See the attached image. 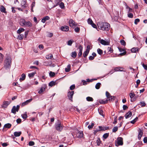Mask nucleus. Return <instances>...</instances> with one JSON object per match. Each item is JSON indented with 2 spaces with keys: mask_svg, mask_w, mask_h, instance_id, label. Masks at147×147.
Masks as SVG:
<instances>
[{
  "mask_svg": "<svg viewBox=\"0 0 147 147\" xmlns=\"http://www.w3.org/2000/svg\"><path fill=\"white\" fill-rule=\"evenodd\" d=\"M97 25L100 29L103 30L108 31L109 30L110 28V24L109 23L106 22H98Z\"/></svg>",
  "mask_w": 147,
  "mask_h": 147,
  "instance_id": "1",
  "label": "nucleus"
},
{
  "mask_svg": "<svg viewBox=\"0 0 147 147\" xmlns=\"http://www.w3.org/2000/svg\"><path fill=\"white\" fill-rule=\"evenodd\" d=\"M11 57L9 56H7L4 61V67L6 70L9 69L11 67Z\"/></svg>",
  "mask_w": 147,
  "mask_h": 147,
  "instance_id": "2",
  "label": "nucleus"
},
{
  "mask_svg": "<svg viewBox=\"0 0 147 147\" xmlns=\"http://www.w3.org/2000/svg\"><path fill=\"white\" fill-rule=\"evenodd\" d=\"M63 127V126L61 123H58L55 125V128L56 130L59 131H61L62 130Z\"/></svg>",
  "mask_w": 147,
  "mask_h": 147,
  "instance_id": "3",
  "label": "nucleus"
},
{
  "mask_svg": "<svg viewBox=\"0 0 147 147\" xmlns=\"http://www.w3.org/2000/svg\"><path fill=\"white\" fill-rule=\"evenodd\" d=\"M117 142L115 143V146H118L119 145H122L123 144V138L121 137H119L117 139Z\"/></svg>",
  "mask_w": 147,
  "mask_h": 147,
  "instance_id": "4",
  "label": "nucleus"
},
{
  "mask_svg": "<svg viewBox=\"0 0 147 147\" xmlns=\"http://www.w3.org/2000/svg\"><path fill=\"white\" fill-rule=\"evenodd\" d=\"M114 96H111L109 97V98H107V100H106L103 101L102 100L101 102H100V103L102 104H105L107 103L108 100H109L110 101H112L113 100H114Z\"/></svg>",
  "mask_w": 147,
  "mask_h": 147,
  "instance_id": "5",
  "label": "nucleus"
},
{
  "mask_svg": "<svg viewBox=\"0 0 147 147\" xmlns=\"http://www.w3.org/2000/svg\"><path fill=\"white\" fill-rule=\"evenodd\" d=\"M74 94V91H69L68 93L67 96L69 100L72 101L73 96Z\"/></svg>",
  "mask_w": 147,
  "mask_h": 147,
  "instance_id": "6",
  "label": "nucleus"
},
{
  "mask_svg": "<svg viewBox=\"0 0 147 147\" xmlns=\"http://www.w3.org/2000/svg\"><path fill=\"white\" fill-rule=\"evenodd\" d=\"M69 26L71 27H73L75 26V22L72 19H70L69 21Z\"/></svg>",
  "mask_w": 147,
  "mask_h": 147,
  "instance_id": "7",
  "label": "nucleus"
},
{
  "mask_svg": "<svg viewBox=\"0 0 147 147\" xmlns=\"http://www.w3.org/2000/svg\"><path fill=\"white\" fill-rule=\"evenodd\" d=\"M78 49L79 50V52L78 53V56L79 57H80L82 56V54L83 47L81 45H80L78 47Z\"/></svg>",
  "mask_w": 147,
  "mask_h": 147,
  "instance_id": "8",
  "label": "nucleus"
},
{
  "mask_svg": "<svg viewBox=\"0 0 147 147\" xmlns=\"http://www.w3.org/2000/svg\"><path fill=\"white\" fill-rule=\"evenodd\" d=\"M100 43L103 45H108L109 44V42L108 41H105L103 39L100 40Z\"/></svg>",
  "mask_w": 147,
  "mask_h": 147,
  "instance_id": "9",
  "label": "nucleus"
},
{
  "mask_svg": "<svg viewBox=\"0 0 147 147\" xmlns=\"http://www.w3.org/2000/svg\"><path fill=\"white\" fill-rule=\"evenodd\" d=\"M24 26L28 27H31L32 26V24L29 21H26Z\"/></svg>",
  "mask_w": 147,
  "mask_h": 147,
  "instance_id": "10",
  "label": "nucleus"
},
{
  "mask_svg": "<svg viewBox=\"0 0 147 147\" xmlns=\"http://www.w3.org/2000/svg\"><path fill=\"white\" fill-rule=\"evenodd\" d=\"M11 126V125L9 123H7L5 124L3 127V131L4 129L5 128H7L8 129L10 128Z\"/></svg>",
  "mask_w": 147,
  "mask_h": 147,
  "instance_id": "11",
  "label": "nucleus"
},
{
  "mask_svg": "<svg viewBox=\"0 0 147 147\" xmlns=\"http://www.w3.org/2000/svg\"><path fill=\"white\" fill-rule=\"evenodd\" d=\"M83 133L82 131H78L76 134V136L79 138H82L83 137Z\"/></svg>",
  "mask_w": 147,
  "mask_h": 147,
  "instance_id": "12",
  "label": "nucleus"
},
{
  "mask_svg": "<svg viewBox=\"0 0 147 147\" xmlns=\"http://www.w3.org/2000/svg\"><path fill=\"white\" fill-rule=\"evenodd\" d=\"M32 100V98L30 99L29 100H27L24 102L22 103L21 106H24L27 104H28L29 102H30Z\"/></svg>",
  "mask_w": 147,
  "mask_h": 147,
  "instance_id": "13",
  "label": "nucleus"
},
{
  "mask_svg": "<svg viewBox=\"0 0 147 147\" xmlns=\"http://www.w3.org/2000/svg\"><path fill=\"white\" fill-rule=\"evenodd\" d=\"M69 27L67 26H62L61 27V30L62 31H67L69 30Z\"/></svg>",
  "mask_w": 147,
  "mask_h": 147,
  "instance_id": "14",
  "label": "nucleus"
},
{
  "mask_svg": "<svg viewBox=\"0 0 147 147\" xmlns=\"http://www.w3.org/2000/svg\"><path fill=\"white\" fill-rule=\"evenodd\" d=\"M26 0H23L21 2L22 7L23 9L25 8L26 6Z\"/></svg>",
  "mask_w": 147,
  "mask_h": 147,
  "instance_id": "15",
  "label": "nucleus"
},
{
  "mask_svg": "<svg viewBox=\"0 0 147 147\" xmlns=\"http://www.w3.org/2000/svg\"><path fill=\"white\" fill-rule=\"evenodd\" d=\"M45 85H44L42 86L40 89V90L38 91V93L39 94L42 93L43 92H44L45 90Z\"/></svg>",
  "mask_w": 147,
  "mask_h": 147,
  "instance_id": "16",
  "label": "nucleus"
},
{
  "mask_svg": "<svg viewBox=\"0 0 147 147\" xmlns=\"http://www.w3.org/2000/svg\"><path fill=\"white\" fill-rule=\"evenodd\" d=\"M132 115L131 112L129 111L125 115V117L126 119H127L130 117Z\"/></svg>",
  "mask_w": 147,
  "mask_h": 147,
  "instance_id": "17",
  "label": "nucleus"
},
{
  "mask_svg": "<svg viewBox=\"0 0 147 147\" xmlns=\"http://www.w3.org/2000/svg\"><path fill=\"white\" fill-rule=\"evenodd\" d=\"M50 18L49 16H47L44 17L41 20V22L44 23L46 21L48 20Z\"/></svg>",
  "mask_w": 147,
  "mask_h": 147,
  "instance_id": "18",
  "label": "nucleus"
},
{
  "mask_svg": "<svg viewBox=\"0 0 147 147\" xmlns=\"http://www.w3.org/2000/svg\"><path fill=\"white\" fill-rule=\"evenodd\" d=\"M18 110H17V109L16 108V107L15 106H13L11 109V112L15 114L16 112V111L18 112Z\"/></svg>",
  "mask_w": 147,
  "mask_h": 147,
  "instance_id": "19",
  "label": "nucleus"
},
{
  "mask_svg": "<svg viewBox=\"0 0 147 147\" xmlns=\"http://www.w3.org/2000/svg\"><path fill=\"white\" fill-rule=\"evenodd\" d=\"M26 21V20L24 19H20V25L22 26H24Z\"/></svg>",
  "mask_w": 147,
  "mask_h": 147,
  "instance_id": "20",
  "label": "nucleus"
},
{
  "mask_svg": "<svg viewBox=\"0 0 147 147\" xmlns=\"http://www.w3.org/2000/svg\"><path fill=\"white\" fill-rule=\"evenodd\" d=\"M10 103V102L8 101H5L3 102V107H6Z\"/></svg>",
  "mask_w": 147,
  "mask_h": 147,
  "instance_id": "21",
  "label": "nucleus"
},
{
  "mask_svg": "<svg viewBox=\"0 0 147 147\" xmlns=\"http://www.w3.org/2000/svg\"><path fill=\"white\" fill-rule=\"evenodd\" d=\"M22 132L21 131L19 132L16 131L14 133V135L16 137L19 136L21 134Z\"/></svg>",
  "mask_w": 147,
  "mask_h": 147,
  "instance_id": "22",
  "label": "nucleus"
},
{
  "mask_svg": "<svg viewBox=\"0 0 147 147\" xmlns=\"http://www.w3.org/2000/svg\"><path fill=\"white\" fill-rule=\"evenodd\" d=\"M46 58L48 59H52L53 58V55L52 54H50L48 55H46Z\"/></svg>",
  "mask_w": 147,
  "mask_h": 147,
  "instance_id": "23",
  "label": "nucleus"
},
{
  "mask_svg": "<svg viewBox=\"0 0 147 147\" xmlns=\"http://www.w3.org/2000/svg\"><path fill=\"white\" fill-rule=\"evenodd\" d=\"M26 78V76L24 74H22L21 77L20 79V81L24 80Z\"/></svg>",
  "mask_w": 147,
  "mask_h": 147,
  "instance_id": "24",
  "label": "nucleus"
},
{
  "mask_svg": "<svg viewBox=\"0 0 147 147\" xmlns=\"http://www.w3.org/2000/svg\"><path fill=\"white\" fill-rule=\"evenodd\" d=\"M24 29L23 28H20L17 31V33L18 34H20L22 32H24Z\"/></svg>",
  "mask_w": 147,
  "mask_h": 147,
  "instance_id": "25",
  "label": "nucleus"
},
{
  "mask_svg": "<svg viewBox=\"0 0 147 147\" xmlns=\"http://www.w3.org/2000/svg\"><path fill=\"white\" fill-rule=\"evenodd\" d=\"M5 10V8L3 6H1L0 7V10L3 13H6V12Z\"/></svg>",
  "mask_w": 147,
  "mask_h": 147,
  "instance_id": "26",
  "label": "nucleus"
},
{
  "mask_svg": "<svg viewBox=\"0 0 147 147\" xmlns=\"http://www.w3.org/2000/svg\"><path fill=\"white\" fill-rule=\"evenodd\" d=\"M123 68L122 67L119 68L118 67H116L115 68L114 70L115 71H123Z\"/></svg>",
  "mask_w": 147,
  "mask_h": 147,
  "instance_id": "27",
  "label": "nucleus"
},
{
  "mask_svg": "<svg viewBox=\"0 0 147 147\" xmlns=\"http://www.w3.org/2000/svg\"><path fill=\"white\" fill-rule=\"evenodd\" d=\"M36 73V71H34L33 72L28 74V76L30 78L31 77L34 76V75Z\"/></svg>",
  "mask_w": 147,
  "mask_h": 147,
  "instance_id": "28",
  "label": "nucleus"
},
{
  "mask_svg": "<svg viewBox=\"0 0 147 147\" xmlns=\"http://www.w3.org/2000/svg\"><path fill=\"white\" fill-rule=\"evenodd\" d=\"M71 65H68L67 67L65 68V71L66 72H68L70 71V69Z\"/></svg>",
  "mask_w": 147,
  "mask_h": 147,
  "instance_id": "29",
  "label": "nucleus"
},
{
  "mask_svg": "<svg viewBox=\"0 0 147 147\" xmlns=\"http://www.w3.org/2000/svg\"><path fill=\"white\" fill-rule=\"evenodd\" d=\"M138 50V48H133L131 49V51L133 53H135Z\"/></svg>",
  "mask_w": 147,
  "mask_h": 147,
  "instance_id": "30",
  "label": "nucleus"
},
{
  "mask_svg": "<svg viewBox=\"0 0 147 147\" xmlns=\"http://www.w3.org/2000/svg\"><path fill=\"white\" fill-rule=\"evenodd\" d=\"M74 41L73 40H70L67 41V45L69 46H71Z\"/></svg>",
  "mask_w": 147,
  "mask_h": 147,
  "instance_id": "31",
  "label": "nucleus"
},
{
  "mask_svg": "<svg viewBox=\"0 0 147 147\" xmlns=\"http://www.w3.org/2000/svg\"><path fill=\"white\" fill-rule=\"evenodd\" d=\"M55 82L53 81H52L50 82L49 84V86L52 87V86L55 85Z\"/></svg>",
  "mask_w": 147,
  "mask_h": 147,
  "instance_id": "32",
  "label": "nucleus"
},
{
  "mask_svg": "<svg viewBox=\"0 0 147 147\" xmlns=\"http://www.w3.org/2000/svg\"><path fill=\"white\" fill-rule=\"evenodd\" d=\"M101 84L100 83L98 82L95 85V88L97 89H98L100 88Z\"/></svg>",
  "mask_w": 147,
  "mask_h": 147,
  "instance_id": "33",
  "label": "nucleus"
},
{
  "mask_svg": "<svg viewBox=\"0 0 147 147\" xmlns=\"http://www.w3.org/2000/svg\"><path fill=\"white\" fill-rule=\"evenodd\" d=\"M143 132L141 131H140L138 135V138L139 140L141 139V137L143 135Z\"/></svg>",
  "mask_w": 147,
  "mask_h": 147,
  "instance_id": "34",
  "label": "nucleus"
},
{
  "mask_svg": "<svg viewBox=\"0 0 147 147\" xmlns=\"http://www.w3.org/2000/svg\"><path fill=\"white\" fill-rule=\"evenodd\" d=\"M86 99L88 101H93V98L92 97L89 96L87 97Z\"/></svg>",
  "mask_w": 147,
  "mask_h": 147,
  "instance_id": "35",
  "label": "nucleus"
},
{
  "mask_svg": "<svg viewBox=\"0 0 147 147\" xmlns=\"http://www.w3.org/2000/svg\"><path fill=\"white\" fill-rule=\"evenodd\" d=\"M71 56L73 58H75L77 56V53L76 51L72 52L71 53Z\"/></svg>",
  "mask_w": 147,
  "mask_h": 147,
  "instance_id": "36",
  "label": "nucleus"
},
{
  "mask_svg": "<svg viewBox=\"0 0 147 147\" xmlns=\"http://www.w3.org/2000/svg\"><path fill=\"white\" fill-rule=\"evenodd\" d=\"M98 53V54H99L100 55H101L103 53V51H102L99 48H98L97 49V50Z\"/></svg>",
  "mask_w": 147,
  "mask_h": 147,
  "instance_id": "37",
  "label": "nucleus"
},
{
  "mask_svg": "<svg viewBox=\"0 0 147 147\" xmlns=\"http://www.w3.org/2000/svg\"><path fill=\"white\" fill-rule=\"evenodd\" d=\"M53 34L52 33L47 32V36L48 37L51 38L53 36Z\"/></svg>",
  "mask_w": 147,
  "mask_h": 147,
  "instance_id": "38",
  "label": "nucleus"
},
{
  "mask_svg": "<svg viewBox=\"0 0 147 147\" xmlns=\"http://www.w3.org/2000/svg\"><path fill=\"white\" fill-rule=\"evenodd\" d=\"M24 38V35L19 34L18 36V38L20 40H22Z\"/></svg>",
  "mask_w": 147,
  "mask_h": 147,
  "instance_id": "39",
  "label": "nucleus"
},
{
  "mask_svg": "<svg viewBox=\"0 0 147 147\" xmlns=\"http://www.w3.org/2000/svg\"><path fill=\"white\" fill-rule=\"evenodd\" d=\"M138 117H136L135 119H134L133 120L131 121L130 123L132 124L134 123L138 120Z\"/></svg>",
  "mask_w": 147,
  "mask_h": 147,
  "instance_id": "40",
  "label": "nucleus"
},
{
  "mask_svg": "<svg viewBox=\"0 0 147 147\" xmlns=\"http://www.w3.org/2000/svg\"><path fill=\"white\" fill-rule=\"evenodd\" d=\"M22 117L24 119H26L27 117V116L26 114V113H24L23 114H22Z\"/></svg>",
  "mask_w": 147,
  "mask_h": 147,
  "instance_id": "41",
  "label": "nucleus"
},
{
  "mask_svg": "<svg viewBox=\"0 0 147 147\" xmlns=\"http://www.w3.org/2000/svg\"><path fill=\"white\" fill-rule=\"evenodd\" d=\"M109 136V133H107L105 134L103 136V138L106 139Z\"/></svg>",
  "mask_w": 147,
  "mask_h": 147,
  "instance_id": "42",
  "label": "nucleus"
},
{
  "mask_svg": "<svg viewBox=\"0 0 147 147\" xmlns=\"http://www.w3.org/2000/svg\"><path fill=\"white\" fill-rule=\"evenodd\" d=\"M49 76L50 77H53L55 75V73L52 71H50L49 73Z\"/></svg>",
  "mask_w": 147,
  "mask_h": 147,
  "instance_id": "43",
  "label": "nucleus"
},
{
  "mask_svg": "<svg viewBox=\"0 0 147 147\" xmlns=\"http://www.w3.org/2000/svg\"><path fill=\"white\" fill-rule=\"evenodd\" d=\"M120 43L121 45L123 46H125L126 45V43L125 41L122 39H121L120 40Z\"/></svg>",
  "mask_w": 147,
  "mask_h": 147,
  "instance_id": "44",
  "label": "nucleus"
},
{
  "mask_svg": "<svg viewBox=\"0 0 147 147\" xmlns=\"http://www.w3.org/2000/svg\"><path fill=\"white\" fill-rule=\"evenodd\" d=\"M89 52L88 51H86L85 52H84L83 53V56L84 57H86L88 55Z\"/></svg>",
  "mask_w": 147,
  "mask_h": 147,
  "instance_id": "45",
  "label": "nucleus"
},
{
  "mask_svg": "<svg viewBox=\"0 0 147 147\" xmlns=\"http://www.w3.org/2000/svg\"><path fill=\"white\" fill-rule=\"evenodd\" d=\"M118 130V127L117 126L115 127L113 129V132H115Z\"/></svg>",
  "mask_w": 147,
  "mask_h": 147,
  "instance_id": "46",
  "label": "nucleus"
},
{
  "mask_svg": "<svg viewBox=\"0 0 147 147\" xmlns=\"http://www.w3.org/2000/svg\"><path fill=\"white\" fill-rule=\"evenodd\" d=\"M96 143H97V145L99 146L100 145L101 143V141L100 138H98L96 141Z\"/></svg>",
  "mask_w": 147,
  "mask_h": 147,
  "instance_id": "47",
  "label": "nucleus"
},
{
  "mask_svg": "<svg viewBox=\"0 0 147 147\" xmlns=\"http://www.w3.org/2000/svg\"><path fill=\"white\" fill-rule=\"evenodd\" d=\"M94 125V123H92L91 125H89L88 126V128L89 129H91Z\"/></svg>",
  "mask_w": 147,
  "mask_h": 147,
  "instance_id": "48",
  "label": "nucleus"
},
{
  "mask_svg": "<svg viewBox=\"0 0 147 147\" xmlns=\"http://www.w3.org/2000/svg\"><path fill=\"white\" fill-rule=\"evenodd\" d=\"M59 6L62 9L64 8L65 6L63 3V2H61L59 4Z\"/></svg>",
  "mask_w": 147,
  "mask_h": 147,
  "instance_id": "49",
  "label": "nucleus"
},
{
  "mask_svg": "<svg viewBox=\"0 0 147 147\" xmlns=\"http://www.w3.org/2000/svg\"><path fill=\"white\" fill-rule=\"evenodd\" d=\"M130 97L131 98H132L135 95L134 93H130L129 94Z\"/></svg>",
  "mask_w": 147,
  "mask_h": 147,
  "instance_id": "50",
  "label": "nucleus"
},
{
  "mask_svg": "<svg viewBox=\"0 0 147 147\" xmlns=\"http://www.w3.org/2000/svg\"><path fill=\"white\" fill-rule=\"evenodd\" d=\"M88 22L89 24L91 25L93 23L92 20L89 18L88 20Z\"/></svg>",
  "mask_w": 147,
  "mask_h": 147,
  "instance_id": "51",
  "label": "nucleus"
},
{
  "mask_svg": "<svg viewBox=\"0 0 147 147\" xmlns=\"http://www.w3.org/2000/svg\"><path fill=\"white\" fill-rule=\"evenodd\" d=\"M3 55L1 53H0V61L1 62L3 61Z\"/></svg>",
  "mask_w": 147,
  "mask_h": 147,
  "instance_id": "52",
  "label": "nucleus"
},
{
  "mask_svg": "<svg viewBox=\"0 0 147 147\" xmlns=\"http://www.w3.org/2000/svg\"><path fill=\"white\" fill-rule=\"evenodd\" d=\"M106 95L107 98H109V97L111 96L110 94L107 91L106 92Z\"/></svg>",
  "mask_w": 147,
  "mask_h": 147,
  "instance_id": "53",
  "label": "nucleus"
},
{
  "mask_svg": "<svg viewBox=\"0 0 147 147\" xmlns=\"http://www.w3.org/2000/svg\"><path fill=\"white\" fill-rule=\"evenodd\" d=\"M28 144L30 146H32L34 145V142L33 141H30L29 142Z\"/></svg>",
  "mask_w": 147,
  "mask_h": 147,
  "instance_id": "54",
  "label": "nucleus"
},
{
  "mask_svg": "<svg viewBox=\"0 0 147 147\" xmlns=\"http://www.w3.org/2000/svg\"><path fill=\"white\" fill-rule=\"evenodd\" d=\"M140 20L139 19H136L135 20L134 23L135 24H137L138 23L140 22Z\"/></svg>",
  "mask_w": 147,
  "mask_h": 147,
  "instance_id": "55",
  "label": "nucleus"
},
{
  "mask_svg": "<svg viewBox=\"0 0 147 147\" xmlns=\"http://www.w3.org/2000/svg\"><path fill=\"white\" fill-rule=\"evenodd\" d=\"M142 107L145 106L146 104L144 102H140V104Z\"/></svg>",
  "mask_w": 147,
  "mask_h": 147,
  "instance_id": "56",
  "label": "nucleus"
},
{
  "mask_svg": "<svg viewBox=\"0 0 147 147\" xmlns=\"http://www.w3.org/2000/svg\"><path fill=\"white\" fill-rule=\"evenodd\" d=\"M128 16L129 17L132 18L133 17V15L132 13H128Z\"/></svg>",
  "mask_w": 147,
  "mask_h": 147,
  "instance_id": "57",
  "label": "nucleus"
},
{
  "mask_svg": "<svg viewBox=\"0 0 147 147\" xmlns=\"http://www.w3.org/2000/svg\"><path fill=\"white\" fill-rule=\"evenodd\" d=\"M90 46L89 45H88L86 47V51H88L89 52L90 50Z\"/></svg>",
  "mask_w": 147,
  "mask_h": 147,
  "instance_id": "58",
  "label": "nucleus"
},
{
  "mask_svg": "<svg viewBox=\"0 0 147 147\" xmlns=\"http://www.w3.org/2000/svg\"><path fill=\"white\" fill-rule=\"evenodd\" d=\"M75 85L74 84L71 86L70 87V89L71 90H72L74 89L75 88Z\"/></svg>",
  "mask_w": 147,
  "mask_h": 147,
  "instance_id": "59",
  "label": "nucleus"
},
{
  "mask_svg": "<svg viewBox=\"0 0 147 147\" xmlns=\"http://www.w3.org/2000/svg\"><path fill=\"white\" fill-rule=\"evenodd\" d=\"M80 30V28L78 27H77L75 28L74 30L76 32H79Z\"/></svg>",
  "mask_w": 147,
  "mask_h": 147,
  "instance_id": "60",
  "label": "nucleus"
},
{
  "mask_svg": "<svg viewBox=\"0 0 147 147\" xmlns=\"http://www.w3.org/2000/svg\"><path fill=\"white\" fill-rule=\"evenodd\" d=\"M143 67H144V69L146 70H147V65H145L144 63H143L142 64Z\"/></svg>",
  "mask_w": 147,
  "mask_h": 147,
  "instance_id": "61",
  "label": "nucleus"
},
{
  "mask_svg": "<svg viewBox=\"0 0 147 147\" xmlns=\"http://www.w3.org/2000/svg\"><path fill=\"white\" fill-rule=\"evenodd\" d=\"M107 49L109 52H111L113 51V49L109 47Z\"/></svg>",
  "mask_w": 147,
  "mask_h": 147,
  "instance_id": "62",
  "label": "nucleus"
},
{
  "mask_svg": "<svg viewBox=\"0 0 147 147\" xmlns=\"http://www.w3.org/2000/svg\"><path fill=\"white\" fill-rule=\"evenodd\" d=\"M123 110H125L126 109L128 108L127 106L126 105H123Z\"/></svg>",
  "mask_w": 147,
  "mask_h": 147,
  "instance_id": "63",
  "label": "nucleus"
},
{
  "mask_svg": "<svg viewBox=\"0 0 147 147\" xmlns=\"http://www.w3.org/2000/svg\"><path fill=\"white\" fill-rule=\"evenodd\" d=\"M143 141L145 143L147 142V137H145Z\"/></svg>",
  "mask_w": 147,
  "mask_h": 147,
  "instance_id": "64",
  "label": "nucleus"
}]
</instances>
